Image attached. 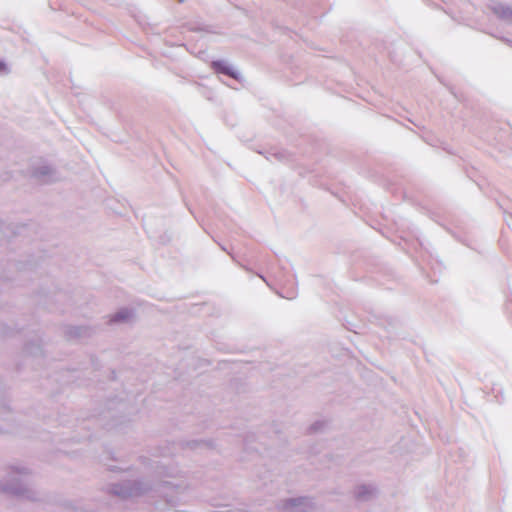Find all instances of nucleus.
Masks as SVG:
<instances>
[{
    "label": "nucleus",
    "instance_id": "nucleus-1",
    "mask_svg": "<svg viewBox=\"0 0 512 512\" xmlns=\"http://www.w3.org/2000/svg\"><path fill=\"white\" fill-rule=\"evenodd\" d=\"M212 66L216 70V72L223 73V74L229 75L233 78H236L233 71L223 62H220V61L213 62Z\"/></svg>",
    "mask_w": 512,
    "mask_h": 512
},
{
    "label": "nucleus",
    "instance_id": "nucleus-2",
    "mask_svg": "<svg viewBox=\"0 0 512 512\" xmlns=\"http://www.w3.org/2000/svg\"><path fill=\"white\" fill-rule=\"evenodd\" d=\"M128 318L127 312H121L115 315L114 321H120Z\"/></svg>",
    "mask_w": 512,
    "mask_h": 512
},
{
    "label": "nucleus",
    "instance_id": "nucleus-3",
    "mask_svg": "<svg viewBox=\"0 0 512 512\" xmlns=\"http://www.w3.org/2000/svg\"><path fill=\"white\" fill-rule=\"evenodd\" d=\"M184 0H179V2H183Z\"/></svg>",
    "mask_w": 512,
    "mask_h": 512
}]
</instances>
